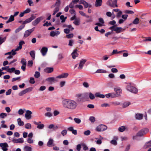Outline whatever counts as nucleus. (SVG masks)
Segmentation results:
<instances>
[{
  "mask_svg": "<svg viewBox=\"0 0 151 151\" xmlns=\"http://www.w3.org/2000/svg\"><path fill=\"white\" fill-rule=\"evenodd\" d=\"M78 105L77 103L73 100L65 99L62 101V105L63 107L68 109H75L77 108Z\"/></svg>",
  "mask_w": 151,
  "mask_h": 151,
  "instance_id": "1",
  "label": "nucleus"
},
{
  "mask_svg": "<svg viewBox=\"0 0 151 151\" xmlns=\"http://www.w3.org/2000/svg\"><path fill=\"white\" fill-rule=\"evenodd\" d=\"M109 29L112 31H115L117 33H119L125 30V29H122V27H117L115 25H114L110 27Z\"/></svg>",
  "mask_w": 151,
  "mask_h": 151,
  "instance_id": "2",
  "label": "nucleus"
},
{
  "mask_svg": "<svg viewBox=\"0 0 151 151\" xmlns=\"http://www.w3.org/2000/svg\"><path fill=\"white\" fill-rule=\"evenodd\" d=\"M126 88L128 91L133 93H136L138 91L137 89L130 84L127 86Z\"/></svg>",
  "mask_w": 151,
  "mask_h": 151,
  "instance_id": "3",
  "label": "nucleus"
},
{
  "mask_svg": "<svg viewBox=\"0 0 151 151\" xmlns=\"http://www.w3.org/2000/svg\"><path fill=\"white\" fill-rule=\"evenodd\" d=\"M107 128V127L104 124H101L97 126L95 129L96 131L100 132L104 131Z\"/></svg>",
  "mask_w": 151,
  "mask_h": 151,
  "instance_id": "4",
  "label": "nucleus"
},
{
  "mask_svg": "<svg viewBox=\"0 0 151 151\" xmlns=\"http://www.w3.org/2000/svg\"><path fill=\"white\" fill-rule=\"evenodd\" d=\"M117 0H109L107 2L106 4L111 6L113 7H117L118 6L117 5Z\"/></svg>",
  "mask_w": 151,
  "mask_h": 151,
  "instance_id": "5",
  "label": "nucleus"
},
{
  "mask_svg": "<svg viewBox=\"0 0 151 151\" xmlns=\"http://www.w3.org/2000/svg\"><path fill=\"white\" fill-rule=\"evenodd\" d=\"M36 18V16L32 14L31 15L30 17L28 18L25 20L24 21L22 22V21H19L20 23L22 22L23 24H26L31 22L32 20L35 19Z\"/></svg>",
  "mask_w": 151,
  "mask_h": 151,
  "instance_id": "6",
  "label": "nucleus"
},
{
  "mask_svg": "<svg viewBox=\"0 0 151 151\" xmlns=\"http://www.w3.org/2000/svg\"><path fill=\"white\" fill-rule=\"evenodd\" d=\"M149 131V129L147 128L143 129L137 133V136H142L148 133Z\"/></svg>",
  "mask_w": 151,
  "mask_h": 151,
  "instance_id": "7",
  "label": "nucleus"
},
{
  "mask_svg": "<svg viewBox=\"0 0 151 151\" xmlns=\"http://www.w3.org/2000/svg\"><path fill=\"white\" fill-rule=\"evenodd\" d=\"M43 19V17L42 16L38 17L32 22V25L34 26L37 25Z\"/></svg>",
  "mask_w": 151,
  "mask_h": 151,
  "instance_id": "8",
  "label": "nucleus"
},
{
  "mask_svg": "<svg viewBox=\"0 0 151 151\" xmlns=\"http://www.w3.org/2000/svg\"><path fill=\"white\" fill-rule=\"evenodd\" d=\"M87 60L85 59H81L80 61L79 66L78 68L79 69H81L83 68L84 64L86 62Z\"/></svg>",
  "mask_w": 151,
  "mask_h": 151,
  "instance_id": "9",
  "label": "nucleus"
},
{
  "mask_svg": "<svg viewBox=\"0 0 151 151\" xmlns=\"http://www.w3.org/2000/svg\"><path fill=\"white\" fill-rule=\"evenodd\" d=\"M32 112L29 110H27L25 115V117L27 119H30L32 118Z\"/></svg>",
  "mask_w": 151,
  "mask_h": 151,
  "instance_id": "10",
  "label": "nucleus"
},
{
  "mask_svg": "<svg viewBox=\"0 0 151 151\" xmlns=\"http://www.w3.org/2000/svg\"><path fill=\"white\" fill-rule=\"evenodd\" d=\"M35 28H33L31 29L26 31L24 33V37H27L29 36L31 33L34 30Z\"/></svg>",
  "mask_w": 151,
  "mask_h": 151,
  "instance_id": "11",
  "label": "nucleus"
},
{
  "mask_svg": "<svg viewBox=\"0 0 151 151\" xmlns=\"http://www.w3.org/2000/svg\"><path fill=\"white\" fill-rule=\"evenodd\" d=\"M25 42L23 41H21L19 43V46L15 49H13L12 51H18L22 48V45L24 44Z\"/></svg>",
  "mask_w": 151,
  "mask_h": 151,
  "instance_id": "12",
  "label": "nucleus"
},
{
  "mask_svg": "<svg viewBox=\"0 0 151 151\" xmlns=\"http://www.w3.org/2000/svg\"><path fill=\"white\" fill-rule=\"evenodd\" d=\"M0 146L4 151H6L8 150L7 147L8 146L6 143H0Z\"/></svg>",
  "mask_w": 151,
  "mask_h": 151,
  "instance_id": "13",
  "label": "nucleus"
},
{
  "mask_svg": "<svg viewBox=\"0 0 151 151\" xmlns=\"http://www.w3.org/2000/svg\"><path fill=\"white\" fill-rule=\"evenodd\" d=\"M31 89H32L31 88H29L23 90L19 93V95L20 96H22L27 93L31 91L32 90Z\"/></svg>",
  "mask_w": 151,
  "mask_h": 151,
  "instance_id": "14",
  "label": "nucleus"
},
{
  "mask_svg": "<svg viewBox=\"0 0 151 151\" xmlns=\"http://www.w3.org/2000/svg\"><path fill=\"white\" fill-rule=\"evenodd\" d=\"M99 22L97 23L96 24V25L99 26L101 27L104 26V21L103 19L102 18H99Z\"/></svg>",
  "mask_w": 151,
  "mask_h": 151,
  "instance_id": "15",
  "label": "nucleus"
},
{
  "mask_svg": "<svg viewBox=\"0 0 151 151\" xmlns=\"http://www.w3.org/2000/svg\"><path fill=\"white\" fill-rule=\"evenodd\" d=\"M76 96L77 98V99L78 101L82 102L84 101L83 94H76Z\"/></svg>",
  "mask_w": 151,
  "mask_h": 151,
  "instance_id": "16",
  "label": "nucleus"
},
{
  "mask_svg": "<svg viewBox=\"0 0 151 151\" xmlns=\"http://www.w3.org/2000/svg\"><path fill=\"white\" fill-rule=\"evenodd\" d=\"M12 141L14 143H22L24 142L23 138H20L18 139H13Z\"/></svg>",
  "mask_w": 151,
  "mask_h": 151,
  "instance_id": "17",
  "label": "nucleus"
},
{
  "mask_svg": "<svg viewBox=\"0 0 151 151\" xmlns=\"http://www.w3.org/2000/svg\"><path fill=\"white\" fill-rule=\"evenodd\" d=\"M79 4H82L83 5L84 7L85 8H87L88 6L91 7V5H89L85 1L81 0L79 1Z\"/></svg>",
  "mask_w": 151,
  "mask_h": 151,
  "instance_id": "18",
  "label": "nucleus"
},
{
  "mask_svg": "<svg viewBox=\"0 0 151 151\" xmlns=\"http://www.w3.org/2000/svg\"><path fill=\"white\" fill-rule=\"evenodd\" d=\"M48 49L47 48L45 47H43L40 50V52H41L42 55L43 56H45L47 51Z\"/></svg>",
  "mask_w": 151,
  "mask_h": 151,
  "instance_id": "19",
  "label": "nucleus"
},
{
  "mask_svg": "<svg viewBox=\"0 0 151 151\" xmlns=\"http://www.w3.org/2000/svg\"><path fill=\"white\" fill-rule=\"evenodd\" d=\"M77 52L78 50L75 49L71 53V55L73 59H75L76 57L78 56V53Z\"/></svg>",
  "mask_w": 151,
  "mask_h": 151,
  "instance_id": "20",
  "label": "nucleus"
},
{
  "mask_svg": "<svg viewBox=\"0 0 151 151\" xmlns=\"http://www.w3.org/2000/svg\"><path fill=\"white\" fill-rule=\"evenodd\" d=\"M114 90L116 93H115L116 97L120 96L122 93V90L121 89L119 88H115Z\"/></svg>",
  "mask_w": 151,
  "mask_h": 151,
  "instance_id": "21",
  "label": "nucleus"
},
{
  "mask_svg": "<svg viewBox=\"0 0 151 151\" xmlns=\"http://www.w3.org/2000/svg\"><path fill=\"white\" fill-rule=\"evenodd\" d=\"M68 73H64L57 76L56 78H65L68 76Z\"/></svg>",
  "mask_w": 151,
  "mask_h": 151,
  "instance_id": "22",
  "label": "nucleus"
},
{
  "mask_svg": "<svg viewBox=\"0 0 151 151\" xmlns=\"http://www.w3.org/2000/svg\"><path fill=\"white\" fill-rule=\"evenodd\" d=\"M118 139V137L117 136L114 137L113 139L110 142L111 143L114 145H117V142L116 141Z\"/></svg>",
  "mask_w": 151,
  "mask_h": 151,
  "instance_id": "23",
  "label": "nucleus"
},
{
  "mask_svg": "<svg viewBox=\"0 0 151 151\" xmlns=\"http://www.w3.org/2000/svg\"><path fill=\"white\" fill-rule=\"evenodd\" d=\"M60 32L58 31L55 32L52 31L50 32V35L51 37H54L55 36H57L60 34Z\"/></svg>",
  "mask_w": 151,
  "mask_h": 151,
  "instance_id": "24",
  "label": "nucleus"
},
{
  "mask_svg": "<svg viewBox=\"0 0 151 151\" xmlns=\"http://www.w3.org/2000/svg\"><path fill=\"white\" fill-rule=\"evenodd\" d=\"M54 140L52 138H50L47 143V146L48 147L54 146Z\"/></svg>",
  "mask_w": 151,
  "mask_h": 151,
  "instance_id": "25",
  "label": "nucleus"
},
{
  "mask_svg": "<svg viewBox=\"0 0 151 151\" xmlns=\"http://www.w3.org/2000/svg\"><path fill=\"white\" fill-rule=\"evenodd\" d=\"M44 71L47 73H50L53 71V68L47 67L44 70Z\"/></svg>",
  "mask_w": 151,
  "mask_h": 151,
  "instance_id": "26",
  "label": "nucleus"
},
{
  "mask_svg": "<svg viewBox=\"0 0 151 151\" xmlns=\"http://www.w3.org/2000/svg\"><path fill=\"white\" fill-rule=\"evenodd\" d=\"M102 2V0H96L95 3V6L96 7H99L101 6Z\"/></svg>",
  "mask_w": 151,
  "mask_h": 151,
  "instance_id": "27",
  "label": "nucleus"
},
{
  "mask_svg": "<svg viewBox=\"0 0 151 151\" xmlns=\"http://www.w3.org/2000/svg\"><path fill=\"white\" fill-rule=\"evenodd\" d=\"M106 97L109 98V97L114 98L116 97V96L114 93H111L107 94L105 95Z\"/></svg>",
  "mask_w": 151,
  "mask_h": 151,
  "instance_id": "28",
  "label": "nucleus"
},
{
  "mask_svg": "<svg viewBox=\"0 0 151 151\" xmlns=\"http://www.w3.org/2000/svg\"><path fill=\"white\" fill-rule=\"evenodd\" d=\"M150 147H151V140L146 142L144 146L145 148H147Z\"/></svg>",
  "mask_w": 151,
  "mask_h": 151,
  "instance_id": "29",
  "label": "nucleus"
},
{
  "mask_svg": "<svg viewBox=\"0 0 151 151\" xmlns=\"http://www.w3.org/2000/svg\"><path fill=\"white\" fill-rule=\"evenodd\" d=\"M143 116L142 114H136L135 118L137 119L140 120L142 119Z\"/></svg>",
  "mask_w": 151,
  "mask_h": 151,
  "instance_id": "30",
  "label": "nucleus"
},
{
  "mask_svg": "<svg viewBox=\"0 0 151 151\" xmlns=\"http://www.w3.org/2000/svg\"><path fill=\"white\" fill-rule=\"evenodd\" d=\"M95 96L96 97L103 98H104L105 96L104 95L101 94L99 93L98 92L96 93L95 94Z\"/></svg>",
  "mask_w": 151,
  "mask_h": 151,
  "instance_id": "31",
  "label": "nucleus"
},
{
  "mask_svg": "<svg viewBox=\"0 0 151 151\" xmlns=\"http://www.w3.org/2000/svg\"><path fill=\"white\" fill-rule=\"evenodd\" d=\"M16 51H12H12L11 52H8L6 53L5 54V55H14L16 54L17 53L16 52Z\"/></svg>",
  "mask_w": 151,
  "mask_h": 151,
  "instance_id": "32",
  "label": "nucleus"
},
{
  "mask_svg": "<svg viewBox=\"0 0 151 151\" xmlns=\"http://www.w3.org/2000/svg\"><path fill=\"white\" fill-rule=\"evenodd\" d=\"M107 73V71L101 69H98L95 72V73Z\"/></svg>",
  "mask_w": 151,
  "mask_h": 151,
  "instance_id": "33",
  "label": "nucleus"
},
{
  "mask_svg": "<svg viewBox=\"0 0 151 151\" xmlns=\"http://www.w3.org/2000/svg\"><path fill=\"white\" fill-rule=\"evenodd\" d=\"M24 26H25L24 25H21V26H19L18 28L16 29L15 30V33H17L19 32V31H20L22 29H23L24 27Z\"/></svg>",
  "mask_w": 151,
  "mask_h": 151,
  "instance_id": "34",
  "label": "nucleus"
},
{
  "mask_svg": "<svg viewBox=\"0 0 151 151\" xmlns=\"http://www.w3.org/2000/svg\"><path fill=\"white\" fill-rule=\"evenodd\" d=\"M14 17L13 15H11L8 20L6 22V23H8L13 21L14 20Z\"/></svg>",
  "mask_w": 151,
  "mask_h": 151,
  "instance_id": "35",
  "label": "nucleus"
},
{
  "mask_svg": "<svg viewBox=\"0 0 151 151\" xmlns=\"http://www.w3.org/2000/svg\"><path fill=\"white\" fill-rule=\"evenodd\" d=\"M17 122L19 126H23L24 124V122L22 121L20 118L17 119Z\"/></svg>",
  "mask_w": 151,
  "mask_h": 151,
  "instance_id": "36",
  "label": "nucleus"
},
{
  "mask_svg": "<svg viewBox=\"0 0 151 151\" xmlns=\"http://www.w3.org/2000/svg\"><path fill=\"white\" fill-rule=\"evenodd\" d=\"M84 101L85 100H87L88 99L89 93H86L83 94Z\"/></svg>",
  "mask_w": 151,
  "mask_h": 151,
  "instance_id": "37",
  "label": "nucleus"
},
{
  "mask_svg": "<svg viewBox=\"0 0 151 151\" xmlns=\"http://www.w3.org/2000/svg\"><path fill=\"white\" fill-rule=\"evenodd\" d=\"M46 80L48 82H54L55 81V78L54 77H49L46 79Z\"/></svg>",
  "mask_w": 151,
  "mask_h": 151,
  "instance_id": "38",
  "label": "nucleus"
},
{
  "mask_svg": "<svg viewBox=\"0 0 151 151\" xmlns=\"http://www.w3.org/2000/svg\"><path fill=\"white\" fill-rule=\"evenodd\" d=\"M124 52H127V51L126 50H123L118 52L117 50H114L113 51L112 53L111 54V55H112L117 53H120Z\"/></svg>",
  "mask_w": 151,
  "mask_h": 151,
  "instance_id": "39",
  "label": "nucleus"
},
{
  "mask_svg": "<svg viewBox=\"0 0 151 151\" xmlns=\"http://www.w3.org/2000/svg\"><path fill=\"white\" fill-rule=\"evenodd\" d=\"M24 150L25 151H32V148L31 147L27 146H26L24 147Z\"/></svg>",
  "mask_w": 151,
  "mask_h": 151,
  "instance_id": "40",
  "label": "nucleus"
},
{
  "mask_svg": "<svg viewBox=\"0 0 151 151\" xmlns=\"http://www.w3.org/2000/svg\"><path fill=\"white\" fill-rule=\"evenodd\" d=\"M29 54L31 57L34 59L35 58V52L34 50L31 51L29 52Z\"/></svg>",
  "mask_w": 151,
  "mask_h": 151,
  "instance_id": "41",
  "label": "nucleus"
},
{
  "mask_svg": "<svg viewBox=\"0 0 151 151\" xmlns=\"http://www.w3.org/2000/svg\"><path fill=\"white\" fill-rule=\"evenodd\" d=\"M130 104V103L129 102H125L122 105V106L123 108H126Z\"/></svg>",
  "mask_w": 151,
  "mask_h": 151,
  "instance_id": "42",
  "label": "nucleus"
},
{
  "mask_svg": "<svg viewBox=\"0 0 151 151\" xmlns=\"http://www.w3.org/2000/svg\"><path fill=\"white\" fill-rule=\"evenodd\" d=\"M126 128L124 126H122L119 127L118 129L119 131L121 132H124L125 129Z\"/></svg>",
  "mask_w": 151,
  "mask_h": 151,
  "instance_id": "43",
  "label": "nucleus"
},
{
  "mask_svg": "<svg viewBox=\"0 0 151 151\" xmlns=\"http://www.w3.org/2000/svg\"><path fill=\"white\" fill-rule=\"evenodd\" d=\"M25 128L27 129H29L32 128L31 125L29 123L26 124L24 126Z\"/></svg>",
  "mask_w": 151,
  "mask_h": 151,
  "instance_id": "44",
  "label": "nucleus"
},
{
  "mask_svg": "<svg viewBox=\"0 0 151 151\" xmlns=\"http://www.w3.org/2000/svg\"><path fill=\"white\" fill-rule=\"evenodd\" d=\"M139 19L138 18H136L133 21L132 23L134 24H137L139 23Z\"/></svg>",
  "mask_w": 151,
  "mask_h": 151,
  "instance_id": "45",
  "label": "nucleus"
},
{
  "mask_svg": "<svg viewBox=\"0 0 151 151\" xmlns=\"http://www.w3.org/2000/svg\"><path fill=\"white\" fill-rule=\"evenodd\" d=\"M25 110V109H20L18 111V113L20 115H22L24 113V111Z\"/></svg>",
  "mask_w": 151,
  "mask_h": 151,
  "instance_id": "46",
  "label": "nucleus"
},
{
  "mask_svg": "<svg viewBox=\"0 0 151 151\" xmlns=\"http://www.w3.org/2000/svg\"><path fill=\"white\" fill-rule=\"evenodd\" d=\"M27 142L29 144L32 143L34 142L33 139L32 138H28L27 139Z\"/></svg>",
  "mask_w": 151,
  "mask_h": 151,
  "instance_id": "47",
  "label": "nucleus"
},
{
  "mask_svg": "<svg viewBox=\"0 0 151 151\" xmlns=\"http://www.w3.org/2000/svg\"><path fill=\"white\" fill-rule=\"evenodd\" d=\"M100 139H98L97 141H96V143L99 145H100L102 143L101 139H103V138L102 137L100 136Z\"/></svg>",
  "mask_w": 151,
  "mask_h": 151,
  "instance_id": "48",
  "label": "nucleus"
},
{
  "mask_svg": "<svg viewBox=\"0 0 151 151\" xmlns=\"http://www.w3.org/2000/svg\"><path fill=\"white\" fill-rule=\"evenodd\" d=\"M74 120L75 122L77 124H80L81 122V120L79 118H75L74 119Z\"/></svg>",
  "mask_w": 151,
  "mask_h": 151,
  "instance_id": "49",
  "label": "nucleus"
},
{
  "mask_svg": "<svg viewBox=\"0 0 151 151\" xmlns=\"http://www.w3.org/2000/svg\"><path fill=\"white\" fill-rule=\"evenodd\" d=\"M89 96L90 99L91 100L94 99L95 97L94 95L91 92L89 93Z\"/></svg>",
  "mask_w": 151,
  "mask_h": 151,
  "instance_id": "50",
  "label": "nucleus"
},
{
  "mask_svg": "<svg viewBox=\"0 0 151 151\" xmlns=\"http://www.w3.org/2000/svg\"><path fill=\"white\" fill-rule=\"evenodd\" d=\"M6 40V37H0V45L4 42Z\"/></svg>",
  "mask_w": 151,
  "mask_h": 151,
  "instance_id": "51",
  "label": "nucleus"
},
{
  "mask_svg": "<svg viewBox=\"0 0 151 151\" xmlns=\"http://www.w3.org/2000/svg\"><path fill=\"white\" fill-rule=\"evenodd\" d=\"M21 63L22 64V65H26V60L24 59H22Z\"/></svg>",
  "mask_w": 151,
  "mask_h": 151,
  "instance_id": "52",
  "label": "nucleus"
},
{
  "mask_svg": "<svg viewBox=\"0 0 151 151\" xmlns=\"http://www.w3.org/2000/svg\"><path fill=\"white\" fill-rule=\"evenodd\" d=\"M7 114L6 113H2L0 114V117L1 118L3 119L7 116Z\"/></svg>",
  "mask_w": 151,
  "mask_h": 151,
  "instance_id": "53",
  "label": "nucleus"
},
{
  "mask_svg": "<svg viewBox=\"0 0 151 151\" xmlns=\"http://www.w3.org/2000/svg\"><path fill=\"white\" fill-rule=\"evenodd\" d=\"M73 23L76 25H78L80 24V21L79 19H75L73 22Z\"/></svg>",
  "mask_w": 151,
  "mask_h": 151,
  "instance_id": "54",
  "label": "nucleus"
},
{
  "mask_svg": "<svg viewBox=\"0 0 151 151\" xmlns=\"http://www.w3.org/2000/svg\"><path fill=\"white\" fill-rule=\"evenodd\" d=\"M40 74L39 72L36 71L35 72V74L34 75V76L35 78H38L40 77Z\"/></svg>",
  "mask_w": 151,
  "mask_h": 151,
  "instance_id": "55",
  "label": "nucleus"
},
{
  "mask_svg": "<svg viewBox=\"0 0 151 151\" xmlns=\"http://www.w3.org/2000/svg\"><path fill=\"white\" fill-rule=\"evenodd\" d=\"M73 33H71L66 35V37L68 39L72 38L73 37Z\"/></svg>",
  "mask_w": 151,
  "mask_h": 151,
  "instance_id": "56",
  "label": "nucleus"
},
{
  "mask_svg": "<svg viewBox=\"0 0 151 151\" xmlns=\"http://www.w3.org/2000/svg\"><path fill=\"white\" fill-rule=\"evenodd\" d=\"M15 69V68L14 67L12 68H9V69H8L7 70V72L10 73H11L14 72Z\"/></svg>",
  "mask_w": 151,
  "mask_h": 151,
  "instance_id": "57",
  "label": "nucleus"
},
{
  "mask_svg": "<svg viewBox=\"0 0 151 151\" xmlns=\"http://www.w3.org/2000/svg\"><path fill=\"white\" fill-rule=\"evenodd\" d=\"M59 9L58 7H56L52 15H54L59 11Z\"/></svg>",
  "mask_w": 151,
  "mask_h": 151,
  "instance_id": "58",
  "label": "nucleus"
},
{
  "mask_svg": "<svg viewBox=\"0 0 151 151\" xmlns=\"http://www.w3.org/2000/svg\"><path fill=\"white\" fill-rule=\"evenodd\" d=\"M44 127L43 124H38L37 126V128L40 129H42Z\"/></svg>",
  "mask_w": 151,
  "mask_h": 151,
  "instance_id": "59",
  "label": "nucleus"
},
{
  "mask_svg": "<svg viewBox=\"0 0 151 151\" xmlns=\"http://www.w3.org/2000/svg\"><path fill=\"white\" fill-rule=\"evenodd\" d=\"M45 116L48 117H50L52 116V114L49 112L45 113Z\"/></svg>",
  "mask_w": 151,
  "mask_h": 151,
  "instance_id": "60",
  "label": "nucleus"
},
{
  "mask_svg": "<svg viewBox=\"0 0 151 151\" xmlns=\"http://www.w3.org/2000/svg\"><path fill=\"white\" fill-rule=\"evenodd\" d=\"M110 105L107 103H104L101 104V106L102 107H107L110 106Z\"/></svg>",
  "mask_w": 151,
  "mask_h": 151,
  "instance_id": "61",
  "label": "nucleus"
},
{
  "mask_svg": "<svg viewBox=\"0 0 151 151\" xmlns=\"http://www.w3.org/2000/svg\"><path fill=\"white\" fill-rule=\"evenodd\" d=\"M74 40H69L68 45L70 46H72L74 43Z\"/></svg>",
  "mask_w": 151,
  "mask_h": 151,
  "instance_id": "62",
  "label": "nucleus"
},
{
  "mask_svg": "<svg viewBox=\"0 0 151 151\" xmlns=\"http://www.w3.org/2000/svg\"><path fill=\"white\" fill-rule=\"evenodd\" d=\"M61 134L63 136L65 135L67 133V131L66 129L63 130L61 132Z\"/></svg>",
  "mask_w": 151,
  "mask_h": 151,
  "instance_id": "63",
  "label": "nucleus"
},
{
  "mask_svg": "<svg viewBox=\"0 0 151 151\" xmlns=\"http://www.w3.org/2000/svg\"><path fill=\"white\" fill-rule=\"evenodd\" d=\"M151 41V37H146L145 38V39L143 40V42L146 41Z\"/></svg>",
  "mask_w": 151,
  "mask_h": 151,
  "instance_id": "64",
  "label": "nucleus"
}]
</instances>
